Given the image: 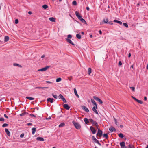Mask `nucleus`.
I'll list each match as a JSON object with an SVG mask.
<instances>
[{"label": "nucleus", "instance_id": "25", "mask_svg": "<svg viewBox=\"0 0 148 148\" xmlns=\"http://www.w3.org/2000/svg\"><path fill=\"white\" fill-rule=\"evenodd\" d=\"M48 87H35V88H38V89H45V88H48Z\"/></svg>", "mask_w": 148, "mask_h": 148}, {"label": "nucleus", "instance_id": "24", "mask_svg": "<svg viewBox=\"0 0 148 148\" xmlns=\"http://www.w3.org/2000/svg\"><path fill=\"white\" fill-rule=\"evenodd\" d=\"M32 134H34L35 133L36 131V128L33 127L32 129Z\"/></svg>", "mask_w": 148, "mask_h": 148}, {"label": "nucleus", "instance_id": "36", "mask_svg": "<svg viewBox=\"0 0 148 148\" xmlns=\"http://www.w3.org/2000/svg\"><path fill=\"white\" fill-rule=\"evenodd\" d=\"M13 65L14 66H18L20 67H22V66L21 65H20L18 64L17 63H14Z\"/></svg>", "mask_w": 148, "mask_h": 148}, {"label": "nucleus", "instance_id": "13", "mask_svg": "<svg viewBox=\"0 0 148 148\" xmlns=\"http://www.w3.org/2000/svg\"><path fill=\"white\" fill-rule=\"evenodd\" d=\"M96 106H94L92 108V110L95 112V113L97 114H98V112L96 109L97 108H96Z\"/></svg>", "mask_w": 148, "mask_h": 148}, {"label": "nucleus", "instance_id": "41", "mask_svg": "<svg viewBox=\"0 0 148 148\" xmlns=\"http://www.w3.org/2000/svg\"><path fill=\"white\" fill-rule=\"evenodd\" d=\"M136 101L140 104H142L143 103V102L141 100H138V99H137Z\"/></svg>", "mask_w": 148, "mask_h": 148}, {"label": "nucleus", "instance_id": "38", "mask_svg": "<svg viewBox=\"0 0 148 148\" xmlns=\"http://www.w3.org/2000/svg\"><path fill=\"white\" fill-rule=\"evenodd\" d=\"M58 97L59 98L61 99H62L64 97L62 94H60L58 96Z\"/></svg>", "mask_w": 148, "mask_h": 148}, {"label": "nucleus", "instance_id": "40", "mask_svg": "<svg viewBox=\"0 0 148 148\" xmlns=\"http://www.w3.org/2000/svg\"><path fill=\"white\" fill-rule=\"evenodd\" d=\"M61 80V79L60 78H58L56 79V82H59Z\"/></svg>", "mask_w": 148, "mask_h": 148}, {"label": "nucleus", "instance_id": "56", "mask_svg": "<svg viewBox=\"0 0 148 148\" xmlns=\"http://www.w3.org/2000/svg\"><path fill=\"white\" fill-rule=\"evenodd\" d=\"M28 13L29 14L31 15L32 14V12L31 11H29L28 12Z\"/></svg>", "mask_w": 148, "mask_h": 148}, {"label": "nucleus", "instance_id": "10", "mask_svg": "<svg viewBox=\"0 0 148 148\" xmlns=\"http://www.w3.org/2000/svg\"><path fill=\"white\" fill-rule=\"evenodd\" d=\"M90 129L93 134H95L96 133V131L93 127L91 126L90 127Z\"/></svg>", "mask_w": 148, "mask_h": 148}, {"label": "nucleus", "instance_id": "29", "mask_svg": "<svg viewBox=\"0 0 148 148\" xmlns=\"http://www.w3.org/2000/svg\"><path fill=\"white\" fill-rule=\"evenodd\" d=\"M65 125V124L64 123H60L59 125V127H60L64 126Z\"/></svg>", "mask_w": 148, "mask_h": 148}, {"label": "nucleus", "instance_id": "1", "mask_svg": "<svg viewBox=\"0 0 148 148\" xmlns=\"http://www.w3.org/2000/svg\"><path fill=\"white\" fill-rule=\"evenodd\" d=\"M72 123L76 129L79 130L81 126L78 123L76 122L75 121H73Z\"/></svg>", "mask_w": 148, "mask_h": 148}, {"label": "nucleus", "instance_id": "39", "mask_svg": "<svg viewBox=\"0 0 148 148\" xmlns=\"http://www.w3.org/2000/svg\"><path fill=\"white\" fill-rule=\"evenodd\" d=\"M27 113L26 112H24L23 113L20 114V115L21 116H23L24 115H25V114H26Z\"/></svg>", "mask_w": 148, "mask_h": 148}, {"label": "nucleus", "instance_id": "12", "mask_svg": "<svg viewBox=\"0 0 148 148\" xmlns=\"http://www.w3.org/2000/svg\"><path fill=\"white\" fill-rule=\"evenodd\" d=\"M84 121L85 122V123L86 124H88V123H89V119L88 120V119L86 118H85L84 119Z\"/></svg>", "mask_w": 148, "mask_h": 148}, {"label": "nucleus", "instance_id": "19", "mask_svg": "<svg viewBox=\"0 0 148 148\" xmlns=\"http://www.w3.org/2000/svg\"><path fill=\"white\" fill-rule=\"evenodd\" d=\"M47 100L48 102H50L51 103H52L53 102V100H54V99L53 98H48Z\"/></svg>", "mask_w": 148, "mask_h": 148}, {"label": "nucleus", "instance_id": "48", "mask_svg": "<svg viewBox=\"0 0 148 148\" xmlns=\"http://www.w3.org/2000/svg\"><path fill=\"white\" fill-rule=\"evenodd\" d=\"M24 134L23 133H22V134L20 135V137L21 138H23L24 137Z\"/></svg>", "mask_w": 148, "mask_h": 148}, {"label": "nucleus", "instance_id": "15", "mask_svg": "<svg viewBox=\"0 0 148 148\" xmlns=\"http://www.w3.org/2000/svg\"><path fill=\"white\" fill-rule=\"evenodd\" d=\"M36 140H38L39 141H44V138H42V137H37L36 138Z\"/></svg>", "mask_w": 148, "mask_h": 148}, {"label": "nucleus", "instance_id": "28", "mask_svg": "<svg viewBox=\"0 0 148 148\" xmlns=\"http://www.w3.org/2000/svg\"><path fill=\"white\" fill-rule=\"evenodd\" d=\"M26 98L27 99H29L30 100H33L34 99V98L31 97H26Z\"/></svg>", "mask_w": 148, "mask_h": 148}, {"label": "nucleus", "instance_id": "21", "mask_svg": "<svg viewBox=\"0 0 148 148\" xmlns=\"http://www.w3.org/2000/svg\"><path fill=\"white\" fill-rule=\"evenodd\" d=\"M109 130L112 132L116 131V130L115 128L113 127H110L109 129Z\"/></svg>", "mask_w": 148, "mask_h": 148}, {"label": "nucleus", "instance_id": "62", "mask_svg": "<svg viewBox=\"0 0 148 148\" xmlns=\"http://www.w3.org/2000/svg\"><path fill=\"white\" fill-rule=\"evenodd\" d=\"M144 100L146 101L147 100V98L146 97H145L144 98Z\"/></svg>", "mask_w": 148, "mask_h": 148}, {"label": "nucleus", "instance_id": "11", "mask_svg": "<svg viewBox=\"0 0 148 148\" xmlns=\"http://www.w3.org/2000/svg\"><path fill=\"white\" fill-rule=\"evenodd\" d=\"M63 107L66 110H68L70 109V107L69 106L68 104H65L63 105Z\"/></svg>", "mask_w": 148, "mask_h": 148}, {"label": "nucleus", "instance_id": "58", "mask_svg": "<svg viewBox=\"0 0 148 148\" xmlns=\"http://www.w3.org/2000/svg\"><path fill=\"white\" fill-rule=\"evenodd\" d=\"M99 34H102V32L101 31V30H99Z\"/></svg>", "mask_w": 148, "mask_h": 148}, {"label": "nucleus", "instance_id": "3", "mask_svg": "<svg viewBox=\"0 0 148 148\" xmlns=\"http://www.w3.org/2000/svg\"><path fill=\"white\" fill-rule=\"evenodd\" d=\"M103 21L104 23L107 24H109L111 25H112L113 24V23L112 22V21H111L108 22V18L106 19H104L103 20Z\"/></svg>", "mask_w": 148, "mask_h": 148}, {"label": "nucleus", "instance_id": "5", "mask_svg": "<svg viewBox=\"0 0 148 148\" xmlns=\"http://www.w3.org/2000/svg\"><path fill=\"white\" fill-rule=\"evenodd\" d=\"M98 132L96 135L97 136H99V137H101L102 136V131L98 128Z\"/></svg>", "mask_w": 148, "mask_h": 148}, {"label": "nucleus", "instance_id": "6", "mask_svg": "<svg viewBox=\"0 0 148 148\" xmlns=\"http://www.w3.org/2000/svg\"><path fill=\"white\" fill-rule=\"evenodd\" d=\"M9 40V38H4V39H0V42L2 43H5Z\"/></svg>", "mask_w": 148, "mask_h": 148}, {"label": "nucleus", "instance_id": "33", "mask_svg": "<svg viewBox=\"0 0 148 148\" xmlns=\"http://www.w3.org/2000/svg\"><path fill=\"white\" fill-rule=\"evenodd\" d=\"M103 136L105 137L106 139H107L108 138V136L107 134H104L103 135Z\"/></svg>", "mask_w": 148, "mask_h": 148}, {"label": "nucleus", "instance_id": "26", "mask_svg": "<svg viewBox=\"0 0 148 148\" xmlns=\"http://www.w3.org/2000/svg\"><path fill=\"white\" fill-rule=\"evenodd\" d=\"M92 139L94 140V142L96 143L98 141V140H97L96 138L94 137V136H92Z\"/></svg>", "mask_w": 148, "mask_h": 148}, {"label": "nucleus", "instance_id": "45", "mask_svg": "<svg viewBox=\"0 0 148 148\" xmlns=\"http://www.w3.org/2000/svg\"><path fill=\"white\" fill-rule=\"evenodd\" d=\"M52 95L53 96L55 99H57V98L58 96L56 95H54L53 94H52Z\"/></svg>", "mask_w": 148, "mask_h": 148}, {"label": "nucleus", "instance_id": "9", "mask_svg": "<svg viewBox=\"0 0 148 148\" xmlns=\"http://www.w3.org/2000/svg\"><path fill=\"white\" fill-rule=\"evenodd\" d=\"M67 38L66 39V40L68 43L72 44L73 45H74L75 44L74 43H73L72 40H71L70 39V38Z\"/></svg>", "mask_w": 148, "mask_h": 148}, {"label": "nucleus", "instance_id": "30", "mask_svg": "<svg viewBox=\"0 0 148 148\" xmlns=\"http://www.w3.org/2000/svg\"><path fill=\"white\" fill-rule=\"evenodd\" d=\"M79 20H80V21L83 23H85V24H86L87 23L86 22L85 20L84 19H83L82 18H81V19H79Z\"/></svg>", "mask_w": 148, "mask_h": 148}, {"label": "nucleus", "instance_id": "16", "mask_svg": "<svg viewBox=\"0 0 148 148\" xmlns=\"http://www.w3.org/2000/svg\"><path fill=\"white\" fill-rule=\"evenodd\" d=\"M5 130L7 135L8 136H10V132L6 128L5 129Z\"/></svg>", "mask_w": 148, "mask_h": 148}, {"label": "nucleus", "instance_id": "47", "mask_svg": "<svg viewBox=\"0 0 148 148\" xmlns=\"http://www.w3.org/2000/svg\"><path fill=\"white\" fill-rule=\"evenodd\" d=\"M114 119L115 120V124H116V125H118V123H117V122L116 119L115 118H114Z\"/></svg>", "mask_w": 148, "mask_h": 148}, {"label": "nucleus", "instance_id": "50", "mask_svg": "<svg viewBox=\"0 0 148 148\" xmlns=\"http://www.w3.org/2000/svg\"><path fill=\"white\" fill-rule=\"evenodd\" d=\"M4 119L3 118H0V121H3Z\"/></svg>", "mask_w": 148, "mask_h": 148}, {"label": "nucleus", "instance_id": "55", "mask_svg": "<svg viewBox=\"0 0 148 148\" xmlns=\"http://www.w3.org/2000/svg\"><path fill=\"white\" fill-rule=\"evenodd\" d=\"M47 82V83H49V84H51L52 83V82L50 81H47L45 82Z\"/></svg>", "mask_w": 148, "mask_h": 148}, {"label": "nucleus", "instance_id": "35", "mask_svg": "<svg viewBox=\"0 0 148 148\" xmlns=\"http://www.w3.org/2000/svg\"><path fill=\"white\" fill-rule=\"evenodd\" d=\"M123 25L126 28H128V24L126 23H123Z\"/></svg>", "mask_w": 148, "mask_h": 148}, {"label": "nucleus", "instance_id": "23", "mask_svg": "<svg viewBox=\"0 0 148 148\" xmlns=\"http://www.w3.org/2000/svg\"><path fill=\"white\" fill-rule=\"evenodd\" d=\"M120 145L121 146V148L125 146V143L124 142H122L120 143Z\"/></svg>", "mask_w": 148, "mask_h": 148}, {"label": "nucleus", "instance_id": "14", "mask_svg": "<svg viewBox=\"0 0 148 148\" xmlns=\"http://www.w3.org/2000/svg\"><path fill=\"white\" fill-rule=\"evenodd\" d=\"M82 108L87 112H89V110L85 106H83Z\"/></svg>", "mask_w": 148, "mask_h": 148}, {"label": "nucleus", "instance_id": "64", "mask_svg": "<svg viewBox=\"0 0 148 148\" xmlns=\"http://www.w3.org/2000/svg\"><path fill=\"white\" fill-rule=\"evenodd\" d=\"M45 57V55H43L42 56L41 58H44Z\"/></svg>", "mask_w": 148, "mask_h": 148}, {"label": "nucleus", "instance_id": "54", "mask_svg": "<svg viewBox=\"0 0 148 148\" xmlns=\"http://www.w3.org/2000/svg\"><path fill=\"white\" fill-rule=\"evenodd\" d=\"M132 97L133 98L135 101H136L137 99L135 98V97L133 96H132Z\"/></svg>", "mask_w": 148, "mask_h": 148}, {"label": "nucleus", "instance_id": "37", "mask_svg": "<svg viewBox=\"0 0 148 148\" xmlns=\"http://www.w3.org/2000/svg\"><path fill=\"white\" fill-rule=\"evenodd\" d=\"M72 4L74 5H76L77 4V2L76 1H74L72 2Z\"/></svg>", "mask_w": 148, "mask_h": 148}, {"label": "nucleus", "instance_id": "17", "mask_svg": "<svg viewBox=\"0 0 148 148\" xmlns=\"http://www.w3.org/2000/svg\"><path fill=\"white\" fill-rule=\"evenodd\" d=\"M49 19L51 22H55L56 19L53 17H50L49 18Z\"/></svg>", "mask_w": 148, "mask_h": 148}, {"label": "nucleus", "instance_id": "32", "mask_svg": "<svg viewBox=\"0 0 148 148\" xmlns=\"http://www.w3.org/2000/svg\"><path fill=\"white\" fill-rule=\"evenodd\" d=\"M42 7L43 8L45 9L48 8V6L46 4H44L42 5Z\"/></svg>", "mask_w": 148, "mask_h": 148}, {"label": "nucleus", "instance_id": "53", "mask_svg": "<svg viewBox=\"0 0 148 148\" xmlns=\"http://www.w3.org/2000/svg\"><path fill=\"white\" fill-rule=\"evenodd\" d=\"M122 64V63L121 61H120L119 63V66H121Z\"/></svg>", "mask_w": 148, "mask_h": 148}, {"label": "nucleus", "instance_id": "4", "mask_svg": "<svg viewBox=\"0 0 148 148\" xmlns=\"http://www.w3.org/2000/svg\"><path fill=\"white\" fill-rule=\"evenodd\" d=\"M50 66H48L46 67H45L44 68H42L40 69H39L38 70V71H46L50 67Z\"/></svg>", "mask_w": 148, "mask_h": 148}, {"label": "nucleus", "instance_id": "42", "mask_svg": "<svg viewBox=\"0 0 148 148\" xmlns=\"http://www.w3.org/2000/svg\"><path fill=\"white\" fill-rule=\"evenodd\" d=\"M19 22L18 20L17 19H15V23L16 24H18Z\"/></svg>", "mask_w": 148, "mask_h": 148}, {"label": "nucleus", "instance_id": "34", "mask_svg": "<svg viewBox=\"0 0 148 148\" xmlns=\"http://www.w3.org/2000/svg\"><path fill=\"white\" fill-rule=\"evenodd\" d=\"M119 136L121 138H123L124 136L122 133H120L118 134Z\"/></svg>", "mask_w": 148, "mask_h": 148}, {"label": "nucleus", "instance_id": "60", "mask_svg": "<svg viewBox=\"0 0 148 148\" xmlns=\"http://www.w3.org/2000/svg\"><path fill=\"white\" fill-rule=\"evenodd\" d=\"M97 143V144H98L99 146H101V143L99 142V141Z\"/></svg>", "mask_w": 148, "mask_h": 148}, {"label": "nucleus", "instance_id": "2", "mask_svg": "<svg viewBox=\"0 0 148 148\" xmlns=\"http://www.w3.org/2000/svg\"><path fill=\"white\" fill-rule=\"evenodd\" d=\"M89 120L90 122H91L93 125L95 126L98 129V124L96 121H93V120L92 119H89Z\"/></svg>", "mask_w": 148, "mask_h": 148}, {"label": "nucleus", "instance_id": "7", "mask_svg": "<svg viewBox=\"0 0 148 148\" xmlns=\"http://www.w3.org/2000/svg\"><path fill=\"white\" fill-rule=\"evenodd\" d=\"M93 98L95 100L99 102L100 103V104H102L103 103L102 101L100 99L98 98L97 97L94 96H93Z\"/></svg>", "mask_w": 148, "mask_h": 148}, {"label": "nucleus", "instance_id": "57", "mask_svg": "<svg viewBox=\"0 0 148 148\" xmlns=\"http://www.w3.org/2000/svg\"><path fill=\"white\" fill-rule=\"evenodd\" d=\"M4 116L6 118H7V119H8V116H7V115H6L5 114H4Z\"/></svg>", "mask_w": 148, "mask_h": 148}, {"label": "nucleus", "instance_id": "59", "mask_svg": "<svg viewBox=\"0 0 148 148\" xmlns=\"http://www.w3.org/2000/svg\"><path fill=\"white\" fill-rule=\"evenodd\" d=\"M86 10L88 11H89L90 10V8L88 7H86Z\"/></svg>", "mask_w": 148, "mask_h": 148}, {"label": "nucleus", "instance_id": "63", "mask_svg": "<svg viewBox=\"0 0 148 148\" xmlns=\"http://www.w3.org/2000/svg\"><path fill=\"white\" fill-rule=\"evenodd\" d=\"M131 56V53H129L128 54V57H129V58Z\"/></svg>", "mask_w": 148, "mask_h": 148}, {"label": "nucleus", "instance_id": "22", "mask_svg": "<svg viewBox=\"0 0 148 148\" xmlns=\"http://www.w3.org/2000/svg\"><path fill=\"white\" fill-rule=\"evenodd\" d=\"M74 93L75 94V95L78 97V98H79V95H78V94H77V90H76V89H75V88H74Z\"/></svg>", "mask_w": 148, "mask_h": 148}, {"label": "nucleus", "instance_id": "51", "mask_svg": "<svg viewBox=\"0 0 148 148\" xmlns=\"http://www.w3.org/2000/svg\"><path fill=\"white\" fill-rule=\"evenodd\" d=\"M27 125L28 126H30V125H32V123H27Z\"/></svg>", "mask_w": 148, "mask_h": 148}, {"label": "nucleus", "instance_id": "18", "mask_svg": "<svg viewBox=\"0 0 148 148\" xmlns=\"http://www.w3.org/2000/svg\"><path fill=\"white\" fill-rule=\"evenodd\" d=\"M91 102L92 103L95 105L94 106H96V108H97V104L95 102V101L93 99H91Z\"/></svg>", "mask_w": 148, "mask_h": 148}, {"label": "nucleus", "instance_id": "43", "mask_svg": "<svg viewBox=\"0 0 148 148\" xmlns=\"http://www.w3.org/2000/svg\"><path fill=\"white\" fill-rule=\"evenodd\" d=\"M130 88L132 89L133 91H135V88L134 87H130Z\"/></svg>", "mask_w": 148, "mask_h": 148}, {"label": "nucleus", "instance_id": "49", "mask_svg": "<svg viewBox=\"0 0 148 148\" xmlns=\"http://www.w3.org/2000/svg\"><path fill=\"white\" fill-rule=\"evenodd\" d=\"M76 37H81V36L79 34H77L76 35Z\"/></svg>", "mask_w": 148, "mask_h": 148}, {"label": "nucleus", "instance_id": "20", "mask_svg": "<svg viewBox=\"0 0 148 148\" xmlns=\"http://www.w3.org/2000/svg\"><path fill=\"white\" fill-rule=\"evenodd\" d=\"M113 22L115 23H118L120 25H122V22L116 20H114L113 21Z\"/></svg>", "mask_w": 148, "mask_h": 148}, {"label": "nucleus", "instance_id": "27", "mask_svg": "<svg viewBox=\"0 0 148 148\" xmlns=\"http://www.w3.org/2000/svg\"><path fill=\"white\" fill-rule=\"evenodd\" d=\"M88 74L89 75H90V73H91V71H92V70H91V68H88Z\"/></svg>", "mask_w": 148, "mask_h": 148}, {"label": "nucleus", "instance_id": "8", "mask_svg": "<svg viewBox=\"0 0 148 148\" xmlns=\"http://www.w3.org/2000/svg\"><path fill=\"white\" fill-rule=\"evenodd\" d=\"M75 14L76 16L79 19H81L82 17V16L80 14L79 12L77 11H76L75 12Z\"/></svg>", "mask_w": 148, "mask_h": 148}, {"label": "nucleus", "instance_id": "61", "mask_svg": "<svg viewBox=\"0 0 148 148\" xmlns=\"http://www.w3.org/2000/svg\"><path fill=\"white\" fill-rule=\"evenodd\" d=\"M67 37H72V35L70 34H69L67 36Z\"/></svg>", "mask_w": 148, "mask_h": 148}, {"label": "nucleus", "instance_id": "46", "mask_svg": "<svg viewBox=\"0 0 148 148\" xmlns=\"http://www.w3.org/2000/svg\"><path fill=\"white\" fill-rule=\"evenodd\" d=\"M62 99V100L63 101V102H64V103H66L67 102V101H66V100L65 99L64 97Z\"/></svg>", "mask_w": 148, "mask_h": 148}, {"label": "nucleus", "instance_id": "52", "mask_svg": "<svg viewBox=\"0 0 148 148\" xmlns=\"http://www.w3.org/2000/svg\"><path fill=\"white\" fill-rule=\"evenodd\" d=\"M30 116H32V117H36V116L35 115H34V114H30Z\"/></svg>", "mask_w": 148, "mask_h": 148}, {"label": "nucleus", "instance_id": "44", "mask_svg": "<svg viewBox=\"0 0 148 148\" xmlns=\"http://www.w3.org/2000/svg\"><path fill=\"white\" fill-rule=\"evenodd\" d=\"M8 125V124L6 123H4L2 125V127H7Z\"/></svg>", "mask_w": 148, "mask_h": 148}, {"label": "nucleus", "instance_id": "31", "mask_svg": "<svg viewBox=\"0 0 148 148\" xmlns=\"http://www.w3.org/2000/svg\"><path fill=\"white\" fill-rule=\"evenodd\" d=\"M128 148H134V146L131 144H130L128 146Z\"/></svg>", "mask_w": 148, "mask_h": 148}]
</instances>
